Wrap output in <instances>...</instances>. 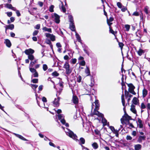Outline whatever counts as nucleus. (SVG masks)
Masks as SVG:
<instances>
[{"mask_svg":"<svg viewBox=\"0 0 150 150\" xmlns=\"http://www.w3.org/2000/svg\"><path fill=\"white\" fill-rule=\"evenodd\" d=\"M125 27L126 29V30L128 31L129 30L130 26L129 25H125Z\"/></svg>","mask_w":150,"mask_h":150,"instance_id":"a19ab883","label":"nucleus"},{"mask_svg":"<svg viewBox=\"0 0 150 150\" xmlns=\"http://www.w3.org/2000/svg\"><path fill=\"white\" fill-rule=\"evenodd\" d=\"M85 73L87 75V76H88L90 75V72L89 69L87 67H86V68L85 69Z\"/></svg>","mask_w":150,"mask_h":150,"instance_id":"aec40b11","label":"nucleus"},{"mask_svg":"<svg viewBox=\"0 0 150 150\" xmlns=\"http://www.w3.org/2000/svg\"><path fill=\"white\" fill-rule=\"evenodd\" d=\"M132 102L135 105L137 104V98L136 97H134L133 99Z\"/></svg>","mask_w":150,"mask_h":150,"instance_id":"c9c22d12","label":"nucleus"},{"mask_svg":"<svg viewBox=\"0 0 150 150\" xmlns=\"http://www.w3.org/2000/svg\"><path fill=\"white\" fill-rule=\"evenodd\" d=\"M102 122L104 125H107V120L104 118H102ZM108 124L109 123H108Z\"/></svg>","mask_w":150,"mask_h":150,"instance_id":"2f4dec72","label":"nucleus"},{"mask_svg":"<svg viewBox=\"0 0 150 150\" xmlns=\"http://www.w3.org/2000/svg\"><path fill=\"white\" fill-rule=\"evenodd\" d=\"M128 86L129 87L128 89L129 92L133 95H135L136 93L134 91L135 88L134 86L132 83H129L128 84Z\"/></svg>","mask_w":150,"mask_h":150,"instance_id":"39448f33","label":"nucleus"},{"mask_svg":"<svg viewBox=\"0 0 150 150\" xmlns=\"http://www.w3.org/2000/svg\"><path fill=\"white\" fill-rule=\"evenodd\" d=\"M145 137L144 136H140L138 139V141L139 142H142V140H145Z\"/></svg>","mask_w":150,"mask_h":150,"instance_id":"393cba45","label":"nucleus"},{"mask_svg":"<svg viewBox=\"0 0 150 150\" xmlns=\"http://www.w3.org/2000/svg\"><path fill=\"white\" fill-rule=\"evenodd\" d=\"M28 59L31 60V61L33 60L34 58V56L32 54L28 55Z\"/></svg>","mask_w":150,"mask_h":150,"instance_id":"473e14b6","label":"nucleus"},{"mask_svg":"<svg viewBox=\"0 0 150 150\" xmlns=\"http://www.w3.org/2000/svg\"><path fill=\"white\" fill-rule=\"evenodd\" d=\"M121 10L122 12H125L127 10V8L126 7L124 6L121 8Z\"/></svg>","mask_w":150,"mask_h":150,"instance_id":"603ef678","label":"nucleus"},{"mask_svg":"<svg viewBox=\"0 0 150 150\" xmlns=\"http://www.w3.org/2000/svg\"><path fill=\"white\" fill-rule=\"evenodd\" d=\"M16 13L17 14V15L18 16H21V14L19 11L18 10H16Z\"/></svg>","mask_w":150,"mask_h":150,"instance_id":"4d7b16f0","label":"nucleus"},{"mask_svg":"<svg viewBox=\"0 0 150 150\" xmlns=\"http://www.w3.org/2000/svg\"><path fill=\"white\" fill-rule=\"evenodd\" d=\"M92 146L93 148L95 149H96L98 148V146L96 142H94L92 144Z\"/></svg>","mask_w":150,"mask_h":150,"instance_id":"5701e85b","label":"nucleus"},{"mask_svg":"<svg viewBox=\"0 0 150 150\" xmlns=\"http://www.w3.org/2000/svg\"><path fill=\"white\" fill-rule=\"evenodd\" d=\"M121 99L122 105L124 107H125V100L124 99V96L123 94L122 95Z\"/></svg>","mask_w":150,"mask_h":150,"instance_id":"bb28decb","label":"nucleus"},{"mask_svg":"<svg viewBox=\"0 0 150 150\" xmlns=\"http://www.w3.org/2000/svg\"><path fill=\"white\" fill-rule=\"evenodd\" d=\"M35 28L36 29H39L40 28V24L37 25Z\"/></svg>","mask_w":150,"mask_h":150,"instance_id":"bf43d9fd","label":"nucleus"},{"mask_svg":"<svg viewBox=\"0 0 150 150\" xmlns=\"http://www.w3.org/2000/svg\"><path fill=\"white\" fill-rule=\"evenodd\" d=\"M146 108L148 112L150 110V103H148L146 105Z\"/></svg>","mask_w":150,"mask_h":150,"instance_id":"c03bdc74","label":"nucleus"},{"mask_svg":"<svg viewBox=\"0 0 150 150\" xmlns=\"http://www.w3.org/2000/svg\"><path fill=\"white\" fill-rule=\"evenodd\" d=\"M39 32V31L37 30H35L33 33V36H35L37 35Z\"/></svg>","mask_w":150,"mask_h":150,"instance_id":"09e8293b","label":"nucleus"},{"mask_svg":"<svg viewBox=\"0 0 150 150\" xmlns=\"http://www.w3.org/2000/svg\"><path fill=\"white\" fill-rule=\"evenodd\" d=\"M148 93L147 91L145 88H144L142 91V96L143 98L145 97Z\"/></svg>","mask_w":150,"mask_h":150,"instance_id":"a211bd4d","label":"nucleus"},{"mask_svg":"<svg viewBox=\"0 0 150 150\" xmlns=\"http://www.w3.org/2000/svg\"><path fill=\"white\" fill-rule=\"evenodd\" d=\"M42 69L44 71H46L48 69L47 65L46 64H43L42 66Z\"/></svg>","mask_w":150,"mask_h":150,"instance_id":"4c0bfd02","label":"nucleus"},{"mask_svg":"<svg viewBox=\"0 0 150 150\" xmlns=\"http://www.w3.org/2000/svg\"><path fill=\"white\" fill-rule=\"evenodd\" d=\"M81 80V77L80 76H79L77 78V81L79 82H80Z\"/></svg>","mask_w":150,"mask_h":150,"instance_id":"49530a36","label":"nucleus"},{"mask_svg":"<svg viewBox=\"0 0 150 150\" xmlns=\"http://www.w3.org/2000/svg\"><path fill=\"white\" fill-rule=\"evenodd\" d=\"M4 7L8 9H11L12 10L16 11V8L15 7H13L12 5L9 4H4Z\"/></svg>","mask_w":150,"mask_h":150,"instance_id":"6e6552de","label":"nucleus"},{"mask_svg":"<svg viewBox=\"0 0 150 150\" xmlns=\"http://www.w3.org/2000/svg\"><path fill=\"white\" fill-rule=\"evenodd\" d=\"M13 134H15L16 137H18L19 138H20V139H21L22 140H23L24 141H27V140L26 139H25L22 136L20 135H19V134H16V133H14Z\"/></svg>","mask_w":150,"mask_h":150,"instance_id":"f3484780","label":"nucleus"},{"mask_svg":"<svg viewBox=\"0 0 150 150\" xmlns=\"http://www.w3.org/2000/svg\"><path fill=\"white\" fill-rule=\"evenodd\" d=\"M29 69L30 72L33 73H34L36 71V70L33 68H31H31H30Z\"/></svg>","mask_w":150,"mask_h":150,"instance_id":"a18cd8bd","label":"nucleus"},{"mask_svg":"<svg viewBox=\"0 0 150 150\" xmlns=\"http://www.w3.org/2000/svg\"><path fill=\"white\" fill-rule=\"evenodd\" d=\"M94 131L96 134L99 135V134H100L99 131L97 129L95 130Z\"/></svg>","mask_w":150,"mask_h":150,"instance_id":"0e129e2a","label":"nucleus"},{"mask_svg":"<svg viewBox=\"0 0 150 150\" xmlns=\"http://www.w3.org/2000/svg\"><path fill=\"white\" fill-rule=\"evenodd\" d=\"M123 119L124 120L127 121L128 122H129V120L131 119V117L127 114H125L123 117Z\"/></svg>","mask_w":150,"mask_h":150,"instance_id":"9b49d317","label":"nucleus"},{"mask_svg":"<svg viewBox=\"0 0 150 150\" xmlns=\"http://www.w3.org/2000/svg\"><path fill=\"white\" fill-rule=\"evenodd\" d=\"M64 68L65 69H68L70 68L69 65L67 62H65L64 65Z\"/></svg>","mask_w":150,"mask_h":150,"instance_id":"c85d7f7f","label":"nucleus"},{"mask_svg":"<svg viewBox=\"0 0 150 150\" xmlns=\"http://www.w3.org/2000/svg\"><path fill=\"white\" fill-rule=\"evenodd\" d=\"M107 20H108V21L112 22L113 20V18L112 17H110L109 19H107Z\"/></svg>","mask_w":150,"mask_h":150,"instance_id":"e2e57ef3","label":"nucleus"},{"mask_svg":"<svg viewBox=\"0 0 150 150\" xmlns=\"http://www.w3.org/2000/svg\"><path fill=\"white\" fill-rule=\"evenodd\" d=\"M14 28V25L13 24H10L8 25L7 27V29H8L12 30Z\"/></svg>","mask_w":150,"mask_h":150,"instance_id":"72a5a7b5","label":"nucleus"},{"mask_svg":"<svg viewBox=\"0 0 150 150\" xmlns=\"http://www.w3.org/2000/svg\"><path fill=\"white\" fill-rule=\"evenodd\" d=\"M60 100V98L58 97L57 98H55L54 101L53 102V103L54 106L55 107H58L59 105V101Z\"/></svg>","mask_w":150,"mask_h":150,"instance_id":"0eeeda50","label":"nucleus"},{"mask_svg":"<svg viewBox=\"0 0 150 150\" xmlns=\"http://www.w3.org/2000/svg\"><path fill=\"white\" fill-rule=\"evenodd\" d=\"M32 82L34 83H37L38 82V79H33L32 80Z\"/></svg>","mask_w":150,"mask_h":150,"instance_id":"3c124183","label":"nucleus"},{"mask_svg":"<svg viewBox=\"0 0 150 150\" xmlns=\"http://www.w3.org/2000/svg\"><path fill=\"white\" fill-rule=\"evenodd\" d=\"M132 15L136 16H138L139 15V14L137 12L135 11L133 13Z\"/></svg>","mask_w":150,"mask_h":150,"instance_id":"052dcab7","label":"nucleus"},{"mask_svg":"<svg viewBox=\"0 0 150 150\" xmlns=\"http://www.w3.org/2000/svg\"><path fill=\"white\" fill-rule=\"evenodd\" d=\"M100 106L98 100H96L95 101L92 103V111L93 109H94V111L92 112L91 114V115L93 116L94 115H96L98 117H103V115L100 113L97 110L99 109Z\"/></svg>","mask_w":150,"mask_h":150,"instance_id":"f257e3e1","label":"nucleus"},{"mask_svg":"<svg viewBox=\"0 0 150 150\" xmlns=\"http://www.w3.org/2000/svg\"><path fill=\"white\" fill-rule=\"evenodd\" d=\"M54 8V6L53 5H51L50 7L49 8V11L51 12H52L54 11L53 8Z\"/></svg>","mask_w":150,"mask_h":150,"instance_id":"37998d69","label":"nucleus"},{"mask_svg":"<svg viewBox=\"0 0 150 150\" xmlns=\"http://www.w3.org/2000/svg\"><path fill=\"white\" fill-rule=\"evenodd\" d=\"M60 2H61V4H62V6L61 7V8L62 9L63 12L64 13H65V12L66 11V9H65V8L63 6V2H62L61 1H60Z\"/></svg>","mask_w":150,"mask_h":150,"instance_id":"f704fd0d","label":"nucleus"},{"mask_svg":"<svg viewBox=\"0 0 150 150\" xmlns=\"http://www.w3.org/2000/svg\"><path fill=\"white\" fill-rule=\"evenodd\" d=\"M141 109H145L146 108V106L144 103H142L141 105Z\"/></svg>","mask_w":150,"mask_h":150,"instance_id":"8fccbe9b","label":"nucleus"},{"mask_svg":"<svg viewBox=\"0 0 150 150\" xmlns=\"http://www.w3.org/2000/svg\"><path fill=\"white\" fill-rule=\"evenodd\" d=\"M117 5L118 7L120 8H121L123 6H122L121 3L120 2H118L117 3Z\"/></svg>","mask_w":150,"mask_h":150,"instance_id":"58836bf2","label":"nucleus"},{"mask_svg":"<svg viewBox=\"0 0 150 150\" xmlns=\"http://www.w3.org/2000/svg\"><path fill=\"white\" fill-rule=\"evenodd\" d=\"M109 128L114 133L116 134L117 133L118 131L115 130L113 127L112 126H110Z\"/></svg>","mask_w":150,"mask_h":150,"instance_id":"b1692460","label":"nucleus"},{"mask_svg":"<svg viewBox=\"0 0 150 150\" xmlns=\"http://www.w3.org/2000/svg\"><path fill=\"white\" fill-rule=\"evenodd\" d=\"M4 42L6 44V46L8 47H10L11 45V43L10 40L8 39H5Z\"/></svg>","mask_w":150,"mask_h":150,"instance_id":"f8f14e48","label":"nucleus"},{"mask_svg":"<svg viewBox=\"0 0 150 150\" xmlns=\"http://www.w3.org/2000/svg\"><path fill=\"white\" fill-rule=\"evenodd\" d=\"M58 85L60 87H61L62 88L63 87V82L60 81L58 83Z\"/></svg>","mask_w":150,"mask_h":150,"instance_id":"680f3d73","label":"nucleus"},{"mask_svg":"<svg viewBox=\"0 0 150 150\" xmlns=\"http://www.w3.org/2000/svg\"><path fill=\"white\" fill-rule=\"evenodd\" d=\"M82 47L83 48V50L85 53L88 56H89V49L88 47L84 45H82Z\"/></svg>","mask_w":150,"mask_h":150,"instance_id":"9d476101","label":"nucleus"},{"mask_svg":"<svg viewBox=\"0 0 150 150\" xmlns=\"http://www.w3.org/2000/svg\"><path fill=\"white\" fill-rule=\"evenodd\" d=\"M38 4L39 5V6L41 7H42L43 5V2H41V1L39 2H38Z\"/></svg>","mask_w":150,"mask_h":150,"instance_id":"69168bd1","label":"nucleus"},{"mask_svg":"<svg viewBox=\"0 0 150 150\" xmlns=\"http://www.w3.org/2000/svg\"><path fill=\"white\" fill-rule=\"evenodd\" d=\"M63 129H64L66 134L69 136L70 137L72 138L74 140L76 141L79 140H78L77 138L76 135L74 134V133L71 130H70L69 129H68L67 128H66V129H65L63 127H62Z\"/></svg>","mask_w":150,"mask_h":150,"instance_id":"f03ea898","label":"nucleus"},{"mask_svg":"<svg viewBox=\"0 0 150 150\" xmlns=\"http://www.w3.org/2000/svg\"><path fill=\"white\" fill-rule=\"evenodd\" d=\"M34 52V51L31 49H28L26 50L25 51V53L28 55L32 54Z\"/></svg>","mask_w":150,"mask_h":150,"instance_id":"1a4fd4ad","label":"nucleus"},{"mask_svg":"<svg viewBox=\"0 0 150 150\" xmlns=\"http://www.w3.org/2000/svg\"><path fill=\"white\" fill-rule=\"evenodd\" d=\"M72 100L73 103L75 104H77L78 102V98L76 96H73Z\"/></svg>","mask_w":150,"mask_h":150,"instance_id":"4468645a","label":"nucleus"},{"mask_svg":"<svg viewBox=\"0 0 150 150\" xmlns=\"http://www.w3.org/2000/svg\"><path fill=\"white\" fill-rule=\"evenodd\" d=\"M45 35L47 38H50L52 41L55 40V36L53 34L46 33H45Z\"/></svg>","mask_w":150,"mask_h":150,"instance_id":"423d86ee","label":"nucleus"},{"mask_svg":"<svg viewBox=\"0 0 150 150\" xmlns=\"http://www.w3.org/2000/svg\"><path fill=\"white\" fill-rule=\"evenodd\" d=\"M72 71V70L70 69V68L68 69H66V72L67 74L69 75Z\"/></svg>","mask_w":150,"mask_h":150,"instance_id":"c756f323","label":"nucleus"},{"mask_svg":"<svg viewBox=\"0 0 150 150\" xmlns=\"http://www.w3.org/2000/svg\"><path fill=\"white\" fill-rule=\"evenodd\" d=\"M137 53L138 55L141 56L144 53V52L143 50L140 49L138 51Z\"/></svg>","mask_w":150,"mask_h":150,"instance_id":"e433bc0d","label":"nucleus"},{"mask_svg":"<svg viewBox=\"0 0 150 150\" xmlns=\"http://www.w3.org/2000/svg\"><path fill=\"white\" fill-rule=\"evenodd\" d=\"M79 141L80 142H79V144L81 145L82 144H85V140L83 138H81L80 139Z\"/></svg>","mask_w":150,"mask_h":150,"instance_id":"4be33fe9","label":"nucleus"},{"mask_svg":"<svg viewBox=\"0 0 150 150\" xmlns=\"http://www.w3.org/2000/svg\"><path fill=\"white\" fill-rule=\"evenodd\" d=\"M57 113L58 114V119L60 120L61 123L63 125H65L66 127L69 126V124L68 123L65 122V121L64 119V116L62 114H59V113L62 112V110L60 109H58L57 111Z\"/></svg>","mask_w":150,"mask_h":150,"instance_id":"7ed1b4c3","label":"nucleus"},{"mask_svg":"<svg viewBox=\"0 0 150 150\" xmlns=\"http://www.w3.org/2000/svg\"><path fill=\"white\" fill-rule=\"evenodd\" d=\"M69 28L72 31H75L76 29L74 22L70 23Z\"/></svg>","mask_w":150,"mask_h":150,"instance_id":"ddd939ff","label":"nucleus"},{"mask_svg":"<svg viewBox=\"0 0 150 150\" xmlns=\"http://www.w3.org/2000/svg\"><path fill=\"white\" fill-rule=\"evenodd\" d=\"M69 18L70 23L74 22L73 18L71 15H70L69 16Z\"/></svg>","mask_w":150,"mask_h":150,"instance_id":"7c9ffc66","label":"nucleus"},{"mask_svg":"<svg viewBox=\"0 0 150 150\" xmlns=\"http://www.w3.org/2000/svg\"><path fill=\"white\" fill-rule=\"evenodd\" d=\"M42 30L43 32H48L50 33L52 32V29L50 28H47L45 27L42 28Z\"/></svg>","mask_w":150,"mask_h":150,"instance_id":"dca6fc26","label":"nucleus"},{"mask_svg":"<svg viewBox=\"0 0 150 150\" xmlns=\"http://www.w3.org/2000/svg\"><path fill=\"white\" fill-rule=\"evenodd\" d=\"M119 45L120 47L122 49L123 46H124V44L122 42H119Z\"/></svg>","mask_w":150,"mask_h":150,"instance_id":"338daca9","label":"nucleus"},{"mask_svg":"<svg viewBox=\"0 0 150 150\" xmlns=\"http://www.w3.org/2000/svg\"><path fill=\"white\" fill-rule=\"evenodd\" d=\"M30 86L36 92L35 89L38 87V85L36 84H30Z\"/></svg>","mask_w":150,"mask_h":150,"instance_id":"cd10ccee","label":"nucleus"},{"mask_svg":"<svg viewBox=\"0 0 150 150\" xmlns=\"http://www.w3.org/2000/svg\"><path fill=\"white\" fill-rule=\"evenodd\" d=\"M75 33H76V38L77 40H78V41L79 42L81 43V39L80 36H79V34H78L76 32H75Z\"/></svg>","mask_w":150,"mask_h":150,"instance_id":"a878e982","label":"nucleus"},{"mask_svg":"<svg viewBox=\"0 0 150 150\" xmlns=\"http://www.w3.org/2000/svg\"><path fill=\"white\" fill-rule=\"evenodd\" d=\"M76 62V59H71V63L72 64H75Z\"/></svg>","mask_w":150,"mask_h":150,"instance_id":"6e6d98bb","label":"nucleus"},{"mask_svg":"<svg viewBox=\"0 0 150 150\" xmlns=\"http://www.w3.org/2000/svg\"><path fill=\"white\" fill-rule=\"evenodd\" d=\"M149 7L147 6H146L144 8V11L146 14L150 13V10H149Z\"/></svg>","mask_w":150,"mask_h":150,"instance_id":"6ab92c4d","label":"nucleus"},{"mask_svg":"<svg viewBox=\"0 0 150 150\" xmlns=\"http://www.w3.org/2000/svg\"><path fill=\"white\" fill-rule=\"evenodd\" d=\"M52 75L54 76H59V74L56 71H54L52 73Z\"/></svg>","mask_w":150,"mask_h":150,"instance_id":"ea45409f","label":"nucleus"},{"mask_svg":"<svg viewBox=\"0 0 150 150\" xmlns=\"http://www.w3.org/2000/svg\"><path fill=\"white\" fill-rule=\"evenodd\" d=\"M126 138L127 140H131L132 139V137L129 135L127 136Z\"/></svg>","mask_w":150,"mask_h":150,"instance_id":"13d9d810","label":"nucleus"},{"mask_svg":"<svg viewBox=\"0 0 150 150\" xmlns=\"http://www.w3.org/2000/svg\"><path fill=\"white\" fill-rule=\"evenodd\" d=\"M79 64L81 65L82 66H84L85 64V62L84 60H83L81 61L80 62Z\"/></svg>","mask_w":150,"mask_h":150,"instance_id":"de8ad7c7","label":"nucleus"},{"mask_svg":"<svg viewBox=\"0 0 150 150\" xmlns=\"http://www.w3.org/2000/svg\"><path fill=\"white\" fill-rule=\"evenodd\" d=\"M52 18L53 20L56 23H59L60 22L59 16L57 14L54 13L52 15Z\"/></svg>","mask_w":150,"mask_h":150,"instance_id":"20e7f679","label":"nucleus"},{"mask_svg":"<svg viewBox=\"0 0 150 150\" xmlns=\"http://www.w3.org/2000/svg\"><path fill=\"white\" fill-rule=\"evenodd\" d=\"M134 149L135 150H139L142 148V146L140 144H137L134 145Z\"/></svg>","mask_w":150,"mask_h":150,"instance_id":"412c9836","label":"nucleus"},{"mask_svg":"<svg viewBox=\"0 0 150 150\" xmlns=\"http://www.w3.org/2000/svg\"><path fill=\"white\" fill-rule=\"evenodd\" d=\"M135 106L133 104H132L131 105L130 110L135 114H137V111L135 109Z\"/></svg>","mask_w":150,"mask_h":150,"instance_id":"2eb2a0df","label":"nucleus"},{"mask_svg":"<svg viewBox=\"0 0 150 150\" xmlns=\"http://www.w3.org/2000/svg\"><path fill=\"white\" fill-rule=\"evenodd\" d=\"M33 75L34 77H38V75L37 71L34 73H33Z\"/></svg>","mask_w":150,"mask_h":150,"instance_id":"79ce46f5","label":"nucleus"},{"mask_svg":"<svg viewBox=\"0 0 150 150\" xmlns=\"http://www.w3.org/2000/svg\"><path fill=\"white\" fill-rule=\"evenodd\" d=\"M129 94L128 92L126 90H125V94L126 96L128 97Z\"/></svg>","mask_w":150,"mask_h":150,"instance_id":"774afa93","label":"nucleus"},{"mask_svg":"<svg viewBox=\"0 0 150 150\" xmlns=\"http://www.w3.org/2000/svg\"><path fill=\"white\" fill-rule=\"evenodd\" d=\"M6 13L7 14V16L9 17L11 16L12 14V12H7Z\"/></svg>","mask_w":150,"mask_h":150,"instance_id":"5fc2aeb1","label":"nucleus"},{"mask_svg":"<svg viewBox=\"0 0 150 150\" xmlns=\"http://www.w3.org/2000/svg\"><path fill=\"white\" fill-rule=\"evenodd\" d=\"M46 42L47 44L49 45L51 43V42L50 40L48 39H46Z\"/></svg>","mask_w":150,"mask_h":150,"instance_id":"864d4df0","label":"nucleus"}]
</instances>
